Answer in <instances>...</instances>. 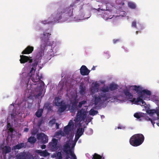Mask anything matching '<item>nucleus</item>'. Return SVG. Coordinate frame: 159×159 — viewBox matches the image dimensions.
Here are the masks:
<instances>
[{"label": "nucleus", "mask_w": 159, "mask_h": 159, "mask_svg": "<svg viewBox=\"0 0 159 159\" xmlns=\"http://www.w3.org/2000/svg\"><path fill=\"white\" fill-rule=\"evenodd\" d=\"M133 89L136 91L138 94H140V95L138 97L137 99L133 98L130 101L134 104L136 105H139L141 106H145L146 105L145 102L143 100L147 99V98H149L151 94L150 91L147 89L142 90V88L139 86L136 85L133 86Z\"/></svg>", "instance_id": "obj_1"}, {"label": "nucleus", "mask_w": 159, "mask_h": 159, "mask_svg": "<svg viewBox=\"0 0 159 159\" xmlns=\"http://www.w3.org/2000/svg\"><path fill=\"white\" fill-rule=\"evenodd\" d=\"M74 6V4H71L70 7L65 8L61 6L59 7L57 9L56 15L54 17V21L57 22L61 20L63 14H64L67 18L73 16V7Z\"/></svg>", "instance_id": "obj_2"}, {"label": "nucleus", "mask_w": 159, "mask_h": 159, "mask_svg": "<svg viewBox=\"0 0 159 159\" xmlns=\"http://www.w3.org/2000/svg\"><path fill=\"white\" fill-rule=\"evenodd\" d=\"M51 34L48 32L46 30L43 32L42 36H41V43L40 46L41 51L38 54V55H40V56L38 57V56H36L37 58L41 59L42 56L43 55L44 50L45 49V48L46 46L47 45L49 44V40L50 36Z\"/></svg>", "instance_id": "obj_3"}, {"label": "nucleus", "mask_w": 159, "mask_h": 159, "mask_svg": "<svg viewBox=\"0 0 159 159\" xmlns=\"http://www.w3.org/2000/svg\"><path fill=\"white\" fill-rule=\"evenodd\" d=\"M144 137L141 134H135L132 136L129 140L131 145L134 147H137L141 145L143 142Z\"/></svg>", "instance_id": "obj_4"}, {"label": "nucleus", "mask_w": 159, "mask_h": 159, "mask_svg": "<svg viewBox=\"0 0 159 159\" xmlns=\"http://www.w3.org/2000/svg\"><path fill=\"white\" fill-rule=\"evenodd\" d=\"M20 61L21 63H24L29 61V63L31 64V63L33 62V63L31 65L32 68L29 74L34 73L36 70V67L38 64V59H35L33 61L32 59L30 58L31 57L29 58L27 56L22 55H20Z\"/></svg>", "instance_id": "obj_5"}, {"label": "nucleus", "mask_w": 159, "mask_h": 159, "mask_svg": "<svg viewBox=\"0 0 159 159\" xmlns=\"http://www.w3.org/2000/svg\"><path fill=\"white\" fill-rule=\"evenodd\" d=\"M98 94V95H95L94 97V103L95 105H97L99 103L104 102L109 98L106 93H100Z\"/></svg>", "instance_id": "obj_6"}, {"label": "nucleus", "mask_w": 159, "mask_h": 159, "mask_svg": "<svg viewBox=\"0 0 159 159\" xmlns=\"http://www.w3.org/2000/svg\"><path fill=\"white\" fill-rule=\"evenodd\" d=\"M48 148L52 152H55L60 148L61 145L58 143V139L53 138L49 143Z\"/></svg>", "instance_id": "obj_7"}, {"label": "nucleus", "mask_w": 159, "mask_h": 159, "mask_svg": "<svg viewBox=\"0 0 159 159\" xmlns=\"http://www.w3.org/2000/svg\"><path fill=\"white\" fill-rule=\"evenodd\" d=\"M36 78L35 79L34 76H32V74H31L30 75V77L28 78L27 79V81L26 82L27 85H28L29 84L31 85H32V84H31V82H29L30 80H31L32 81L35 83H36L37 82H38L39 81V82L40 84V86H43L44 84V83L43 82L40 80L42 78V75H41L40 76H39V74H36Z\"/></svg>", "instance_id": "obj_8"}, {"label": "nucleus", "mask_w": 159, "mask_h": 159, "mask_svg": "<svg viewBox=\"0 0 159 159\" xmlns=\"http://www.w3.org/2000/svg\"><path fill=\"white\" fill-rule=\"evenodd\" d=\"M87 111L82 108L78 111L76 116V120L77 122L84 121L87 116Z\"/></svg>", "instance_id": "obj_9"}, {"label": "nucleus", "mask_w": 159, "mask_h": 159, "mask_svg": "<svg viewBox=\"0 0 159 159\" xmlns=\"http://www.w3.org/2000/svg\"><path fill=\"white\" fill-rule=\"evenodd\" d=\"M16 157L17 159H34L33 156L32 155L23 153L18 154Z\"/></svg>", "instance_id": "obj_10"}, {"label": "nucleus", "mask_w": 159, "mask_h": 159, "mask_svg": "<svg viewBox=\"0 0 159 159\" xmlns=\"http://www.w3.org/2000/svg\"><path fill=\"white\" fill-rule=\"evenodd\" d=\"M37 138L39 139H41L42 143H45L48 142V137L43 133L38 134L37 135Z\"/></svg>", "instance_id": "obj_11"}, {"label": "nucleus", "mask_w": 159, "mask_h": 159, "mask_svg": "<svg viewBox=\"0 0 159 159\" xmlns=\"http://www.w3.org/2000/svg\"><path fill=\"white\" fill-rule=\"evenodd\" d=\"M148 113L151 115H153L156 113L157 116V119L158 120V122L157 123V125L159 127V107L157 109L149 110L147 111Z\"/></svg>", "instance_id": "obj_12"}, {"label": "nucleus", "mask_w": 159, "mask_h": 159, "mask_svg": "<svg viewBox=\"0 0 159 159\" xmlns=\"http://www.w3.org/2000/svg\"><path fill=\"white\" fill-rule=\"evenodd\" d=\"M80 70L81 74L83 75H88L90 72V71L84 65H83L81 67Z\"/></svg>", "instance_id": "obj_13"}, {"label": "nucleus", "mask_w": 159, "mask_h": 159, "mask_svg": "<svg viewBox=\"0 0 159 159\" xmlns=\"http://www.w3.org/2000/svg\"><path fill=\"white\" fill-rule=\"evenodd\" d=\"M34 47L29 46H27L22 52V54H29L31 53L33 51Z\"/></svg>", "instance_id": "obj_14"}, {"label": "nucleus", "mask_w": 159, "mask_h": 159, "mask_svg": "<svg viewBox=\"0 0 159 159\" xmlns=\"http://www.w3.org/2000/svg\"><path fill=\"white\" fill-rule=\"evenodd\" d=\"M35 152L41 156L46 157L49 155V153L46 150L43 151L41 150H36Z\"/></svg>", "instance_id": "obj_15"}, {"label": "nucleus", "mask_w": 159, "mask_h": 159, "mask_svg": "<svg viewBox=\"0 0 159 159\" xmlns=\"http://www.w3.org/2000/svg\"><path fill=\"white\" fill-rule=\"evenodd\" d=\"M60 107L59 108L58 112L61 113L64 112L67 108V107L64 102H63V104H61V105L60 106Z\"/></svg>", "instance_id": "obj_16"}, {"label": "nucleus", "mask_w": 159, "mask_h": 159, "mask_svg": "<svg viewBox=\"0 0 159 159\" xmlns=\"http://www.w3.org/2000/svg\"><path fill=\"white\" fill-rule=\"evenodd\" d=\"M60 100L61 99L59 97H56L55 98L54 103L56 106L59 107L61 105V104L63 103L64 101H61L60 102Z\"/></svg>", "instance_id": "obj_17"}, {"label": "nucleus", "mask_w": 159, "mask_h": 159, "mask_svg": "<svg viewBox=\"0 0 159 159\" xmlns=\"http://www.w3.org/2000/svg\"><path fill=\"white\" fill-rule=\"evenodd\" d=\"M146 115V114L142 112H136L134 114V116L135 118L139 119V120H140V118L142 117H145Z\"/></svg>", "instance_id": "obj_18"}, {"label": "nucleus", "mask_w": 159, "mask_h": 159, "mask_svg": "<svg viewBox=\"0 0 159 159\" xmlns=\"http://www.w3.org/2000/svg\"><path fill=\"white\" fill-rule=\"evenodd\" d=\"M54 56V55L53 50L51 49L50 51L48 52L45 57L47 59L50 60Z\"/></svg>", "instance_id": "obj_19"}, {"label": "nucleus", "mask_w": 159, "mask_h": 159, "mask_svg": "<svg viewBox=\"0 0 159 159\" xmlns=\"http://www.w3.org/2000/svg\"><path fill=\"white\" fill-rule=\"evenodd\" d=\"M11 149L10 147L5 146L2 149V152L3 153L5 154L9 153L11 152Z\"/></svg>", "instance_id": "obj_20"}, {"label": "nucleus", "mask_w": 159, "mask_h": 159, "mask_svg": "<svg viewBox=\"0 0 159 159\" xmlns=\"http://www.w3.org/2000/svg\"><path fill=\"white\" fill-rule=\"evenodd\" d=\"M70 148V146L68 143H66L63 146V152L67 154H69V150L68 149Z\"/></svg>", "instance_id": "obj_21"}, {"label": "nucleus", "mask_w": 159, "mask_h": 159, "mask_svg": "<svg viewBox=\"0 0 159 159\" xmlns=\"http://www.w3.org/2000/svg\"><path fill=\"white\" fill-rule=\"evenodd\" d=\"M118 86L117 85L113 83L110 84L109 85V89L111 91L116 90L117 89Z\"/></svg>", "instance_id": "obj_22"}, {"label": "nucleus", "mask_w": 159, "mask_h": 159, "mask_svg": "<svg viewBox=\"0 0 159 159\" xmlns=\"http://www.w3.org/2000/svg\"><path fill=\"white\" fill-rule=\"evenodd\" d=\"M124 93L125 95L129 98L131 99L132 98L133 95L132 94L130 93L129 91L127 90H125L124 91Z\"/></svg>", "instance_id": "obj_23"}, {"label": "nucleus", "mask_w": 159, "mask_h": 159, "mask_svg": "<svg viewBox=\"0 0 159 159\" xmlns=\"http://www.w3.org/2000/svg\"><path fill=\"white\" fill-rule=\"evenodd\" d=\"M25 146V144L23 143H21L16 145L14 147L15 149H20L24 147Z\"/></svg>", "instance_id": "obj_24"}, {"label": "nucleus", "mask_w": 159, "mask_h": 159, "mask_svg": "<svg viewBox=\"0 0 159 159\" xmlns=\"http://www.w3.org/2000/svg\"><path fill=\"white\" fill-rule=\"evenodd\" d=\"M36 139L35 137L31 136L28 139V142L31 144H33L35 142Z\"/></svg>", "instance_id": "obj_25"}, {"label": "nucleus", "mask_w": 159, "mask_h": 159, "mask_svg": "<svg viewBox=\"0 0 159 159\" xmlns=\"http://www.w3.org/2000/svg\"><path fill=\"white\" fill-rule=\"evenodd\" d=\"M43 110L42 109H39L35 113L36 116L38 117H41L42 115V113L43 112Z\"/></svg>", "instance_id": "obj_26"}, {"label": "nucleus", "mask_w": 159, "mask_h": 159, "mask_svg": "<svg viewBox=\"0 0 159 159\" xmlns=\"http://www.w3.org/2000/svg\"><path fill=\"white\" fill-rule=\"evenodd\" d=\"M84 131V128H79L78 129L76 134H78L79 135H80L81 136L83 134Z\"/></svg>", "instance_id": "obj_27"}, {"label": "nucleus", "mask_w": 159, "mask_h": 159, "mask_svg": "<svg viewBox=\"0 0 159 159\" xmlns=\"http://www.w3.org/2000/svg\"><path fill=\"white\" fill-rule=\"evenodd\" d=\"M80 93L81 95L84 94L85 93V88L84 87H83L82 85L80 86Z\"/></svg>", "instance_id": "obj_28"}, {"label": "nucleus", "mask_w": 159, "mask_h": 159, "mask_svg": "<svg viewBox=\"0 0 159 159\" xmlns=\"http://www.w3.org/2000/svg\"><path fill=\"white\" fill-rule=\"evenodd\" d=\"M70 129L71 128L67 125H66L64 127V131L66 134H69L70 130Z\"/></svg>", "instance_id": "obj_29"}, {"label": "nucleus", "mask_w": 159, "mask_h": 159, "mask_svg": "<svg viewBox=\"0 0 159 159\" xmlns=\"http://www.w3.org/2000/svg\"><path fill=\"white\" fill-rule=\"evenodd\" d=\"M128 5L129 7L131 9H134L136 7L135 4L133 2H128Z\"/></svg>", "instance_id": "obj_30"}, {"label": "nucleus", "mask_w": 159, "mask_h": 159, "mask_svg": "<svg viewBox=\"0 0 159 159\" xmlns=\"http://www.w3.org/2000/svg\"><path fill=\"white\" fill-rule=\"evenodd\" d=\"M56 157L57 159H62V155L61 152H56Z\"/></svg>", "instance_id": "obj_31"}, {"label": "nucleus", "mask_w": 159, "mask_h": 159, "mask_svg": "<svg viewBox=\"0 0 159 159\" xmlns=\"http://www.w3.org/2000/svg\"><path fill=\"white\" fill-rule=\"evenodd\" d=\"M44 108L45 109H47L49 111H51L52 109L51 107L50 106V104L48 103H46L45 104L44 106Z\"/></svg>", "instance_id": "obj_32"}, {"label": "nucleus", "mask_w": 159, "mask_h": 159, "mask_svg": "<svg viewBox=\"0 0 159 159\" xmlns=\"http://www.w3.org/2000/svg\"><path fill=\"white\" fill-rule=\"evenodd\" d=\"M109 87L108 86H107L105 87H102L101 89V92L100 93H105L108 92L109 91Z\"/></svg>", "instance_id": "obj_33"}, {"label": "nucleus", "mask_w": 159, "mask_h": 159, "mask_svg": "<svg viewBox=\"0 0 159 159\" xmlns=\"http://www.w3.org/2000/svg\"><path fill=\"white\" fill-rule=\"evenodd\" d=\"M102 158V156L96 153H95L93 156V157L92 158V159H101Z\"/></svg>", "instance_id": "obj_34"}, {"label": "nucleus", "mask_w": 159, "mask_h": 159, "mask_svg": "<svg viewBox=\"0 0 159 159\" xmlns=\"http://www.w3.org/2000/svg\"><path fill=\"white\" fill-rule=\"evenodd\" d=\"M98 112V111L95 110L93 109H91L90 111V114L93 116L97 114Z\"/></svg>", "instance_id": "obj_35"}, {"label": "nucleus", "mask_w": 159, "mask_h": 159, "mask_svg": "<svg viewBox=\"0 0 159 159\" xmlns=\"http://www.w3.org/2000/svg\"><path fill=\"white\" fill-rule=\"evenodd\" d=\"M86 102V101L85 100H83L80 102L79 103L78 106L80 108L82 107V105L85 104Z\"/></svg>", "instance_id": "obj_36"}, {"label": "nucleus", "mask_w": 159, "mask_h": 159, "mask_svg": "<svg viewBox=\"0 0 159 159\" xmlns=\"http://www.w3.org/2000/svg\"><path fill=\"white\" fill-rule=\"evenodd\" d=\"M56 120L55 119H52L49 122V124L51 126H52L55 123Z\"/></svg>", "instance_id": "obj_37"}, {"label": "nucleus", "mask_w": 159, "mask_h": 159, "mask_svg": "<svg viewBox=\"0 0 159 159\" xmlns=\"http://www.w3.org/2000/svg\"><path fill=\"white\" fill-rule=\"evenodd\" d=\"M98 88H95L93 87L91 88V91L93 93H95V92H98Z\"/></svg>", "instance_id": "obj_38"}, {"label": "nucleus", "mask_w": 159, "mask_h": 159, "mask_svg": "<svg viewBox=\"0 0 159 159\" xmlns=\"http://www.w3.org/2000/svg\"><path fill=\"white\" fill-rule=\"evenodd\" d=\"M67 125L71 128V127L72 126H73L74 125L73 121L72 120H70Z\"/></svg>", "instance_id": "obj_39"}, {"label": "nucleus", "mask_w": 159, "mask_h": 159, "mask_svg": "<svg viewBox=\"0 0 159 159\" xmlns=\"http://www.w3.org/2000/svg\"><path fill=\"white\" fill-rule=\"evenodd\" d=\"M69 153H70V156L73 157V158H75V156H76L74 153L71 151V149H69Z\"/></svg>", "instance_id": "obj_40"}, {"label": "nucleus", "mask_w": 159, "mask_h": 159, "mask_svg": "<svg viewBox=\"0 0 159 159\" xmlns=\"http://www.w3.org/2000/svg\"><path fill=\"white\" fill-rule=\"evenodd\" d=\"M146 120H150L151 121L152 124L153 125V126H154V124L155 123V122H154L152 120V119H151V118H149L148 117H146Z\"/></svg>", "instance_id": "obj_41"}, {"label": "nucleus", "mask_w": 159, "mask_h": 159, "mask_svg": "<svg viewBox=\"0 0 159 159\" xmlns=\"http://www.w3.org/2000/svg\"><path fill=\"white\" fill-rule=\"evenodd\" d=\"M131 26L133 27H134L136 28V22L135 21H133L132 24Z\"/></svg>", "instance_id": "obj_42"}, {"label": "nucleus", "mask_w": 159, "mask_h": 159, "mask_svg": "<svg viewBox=\"0 0 159 159\" xmlns=\"http://www.w3.org/2000/svg\"><path fill=\"white\" fill-rule=\"evenodd\" d=\"M56 134L57 135H63V133L61 131H59L56 133Z\"/></svg>", "instance_id": "obj_43"}, {"label": "nucleus", "mask_w": 159, "mask_h": 159, "mask_svg": "<svg viewBox=\"0 0 159 159\" xmlns=\"http://www.w3.org/2000/svg\"><path fill=\"white\" fill-rule=\"evenodd\" d=\"M120 41L119 39H114L113 40V43L114 44L116 43L119 42Z\"/></svg>", "instance_id": "obj_44"}, {"label": "nucleus", "mask_w": 159, "mask_h": 159, "mask_svg": "<svg viewBox=\"0 0 159 159\" xmlns=\"http://www.w3.org/2000/svg\"><path fill=\"white\" fill-rule=\"evenodd\" d=\"M42 23L44 24L49 23V21L47 20H43L42 21Z\"/></svg>", "instance_id": "obj_45"}, {"label": "nucleus", "mask_w": 159, "mask_h": 159, "mask_svg": "<svg viewBox=\"0 0 159 159\" xmlns=\"http://www.w3.org/2000/svg\"><path fill=\"white\" fill-rule=\"evenodd\" d=\"M99 86V85L98 84L95 83L93 87L95 88H98V89Z\"/></svg>", "instance_id": "obj_46"}, {"label": "nucleus", "mask_w": 159, "mask_h": 159, "mask_svg": "<svg viewBox=\"0 0 159 159\" xmlns=\"http://www.w3.org/2000/svg\"><path fill=\"white\" fill-rule=\"evenodd\" d=\"M43 122V119H41L40 120L38 123V124L40 126L42 123Z\"/></svg>", "instance_id": "obj_47"}, {"label": "nucleus", "mask_w": 159, "mask_h": 159, "mask_svg": "<svg viewBox=\"0 0 159 159\" xmlns=\"http://www.w3.org/2000/svg\"><path fill=\"white\" fill-rule=\"evenodd\" d=\"M81 136L80 135H79L78 134H75V138L77 139H79L80 137Z\"/></svg>", "instance_id": "obj_48"}, {"label": "nucleus", "mask_w": 159, "mask_h": 159, "mask_svg": "<svg viewBox=\"0 0 159 159\" xmlns=\"http://www.w3.org/2000/svg\"><path fill=\"white\" fill-rule=\"evenodd\" d=\"M11 119H14L15 117V115L14 114H11Z\"/></svg>", "instance_id": "obj_49"}, {"label": "nucleus", "mask_w": 159, "mask_h": 159, "mask_svg": "<svg viewBox=\"0 0 159 159\" xmlns=\"http://www.w3.org/2000/svg\"><path fill=\"white\" fill-rule=\"evenodd\" d=\"M8 130L11 133H12L13 131V129L11 127L9 128Z\"/></svg>", "instance_id": "obj_50"}, {"label": "nucleus", "mask_w": 159, "mask_h": 159, "mask_svg": "<svg viewBox=\"0 0 159 159\" xmlns=\"http://www.w3.org/2000/svg\"><path fill=\"white\" fill-rule=\"evenodd\" d=\"M46 148V146L45 145L43 144L41 146V148L42 149H44Z\"/></svg>", "instance_id": "obj_51"}, {"label": "nucleus", "mask_w": 159, "mask_h": 159, "mask_svg": "<svg viewBox=\"0 0 159 159\" xmlns=\"http://www.w3.org/2000/svg\"><path fill=\"white\" fill-rule=\"evenodd\" d=\"M29 130V129L27 128H25L24 129V131L27 132Z\"/></svg>", "instance_id": "obj_52"}, {"label": "nucleus", "mask_w": 159, "mask_h": 159, "mask_svg": "<svg viewBox=\"0 0 159 159\" xmlns=\"http://www.w3.org/2000/svg\"><path fill=\"white\" fill-rule=\"evenodd\" d=\"M56 128H57V129H58L59 128V124L58 123H56Z\"/></svg>", "instance_id": "obj_53"}, {"label": "nucleus", "mask_w": 159, "mask_h": 159, "mask_svg": "<svg viewBox=\"0 0 159 159\" xmlns=\"http://www.w3.org/2000/svg\"><path fill=\"white\" fill-rule=\"evenodd\" d=\"M42 94V92H40L37 95V96L38 97H39L41 95V94Z\"/></svg>", "instance_id": "obj_54"}, {"label": "nucleus", "mask_w": 159, "mask_h": 159, "mask_svg": "<svg viewBox=\"0 0 159 159\" xmlns=\"http://www.w3.org/2000/svg\"><path fill=\"white\" fill-rule=\"evenodd\" d=\"M105 55V56L106 57H107L108 58L109 57V55L107 54V53H106Z\"/></svg>", "instance_id": "obj_55"}, {"label": "nucleus", "mask_w": 159, "mask_h": 159, "mask_svg": "<svg viewBox=\"0 0 159 159\" xmlns=\"http://www.w3.org/2000/svg\"><path fill=\"white\" fill-rule=\"evenodd\" d=\"M7 127L8 128H9L11 127V125L10 123H8L7 125Z\"/></svg>", "instance_id": "obj_56"}, {"label": "nucleus", "mask_w": 159, "mask_h": 159, "mask_svg": "<svg viewBox=\"0 0 159 159\" xmlns=\"http://www.w3.org/2000/svg\"><path fill=\"white\" fill-rule=\"evenodd\" d=\"M95 70V67L93 66L92 68V70Z\"/></svg>", "instance_id": "obj_57"}, {"label": "nucleus", "mask_w": 159, "mask_h": 159, "mask_svg": "<svg viewBox=\"0 0 159 159\" xmlns=\"http://www.w3.org/2000/svg\"><path fill=\"white\" fill-rule=\"evenodd\" d=\"M78 139H77L75 137V140L76 141V142H77L78 140Z\"/></svg>", "instance_id": "obj_58"}, {"label": "nucleus", "mask_w": 159, "mask_h": 159, "mask_svg": "<svg viewBox=\"0 0 159 159\" xmlns=\"http://www.w3.org/2000/svg\"><path fill=\"white\" fill-rule=\"evenodd\" d=\"M117 128H118V129H121V127H120V126L118 127H117Z\"/></svg>", "instance_id": "obj_59"}, {"label": "nucleus", "mask_w": 159, "mask_h": 159, "mask_svg": "<svg viewBox=\"0 0 159 159\" xmlns=\"http://www.w3.org/2000/svg\"><path fill=\"white\" fill-rule=\"evenodd\" d=\"M138 33H139L138 31H136V34H138Z\"/></svg>", "instance_id": "obj_60"}, {"label": "nucleus", "mask_w": 159, "mask_h": 159, "mask_svg": "<svg viewBox=\"0 0 159 159\" xmlns=\"http://www.w3.org/2000/svg\"><path fill=\"white\" fill-rule=\"evenodd\" d=\"M73 159H77L76 156H75V158H73Z\"/></svg>", "instance_id": "obj_61"}, {"label": "nucleus", "mask_w": 159, "mask_h": 159, "mask_svg": "<svg viewBox=\"0 0 159 159\" xmlns=\"http://www.w3.org/2000/svg\"><path fill=\"white\" fill-rule=\"evenodd\" d=\"M102 156V158H101V159H104V157H102V155L101 156Z\"/></svg>", "instance_id": "obj_62"}, {"label": "nucleus", "mask_w": 159, "mask_h": 159, "mask_svg": "<svg viewBox=\"0 0 159 159\" xmlns=\"http://www.w3.org/2000/svg\"><path fill=\"white\" fill-rule=\"evenodd\" d=\"M122 12L123 13H124V14L125 15V11H122Z\"/></svg>", "instance_id": "obj_63"}, {"label": "nucleus", "mask_w": 159, "mask_h": 159, "mask_svg": "<svg viewBox=\"0 0 159 159\" xmlns=\"http://www.w3.org/2000/svg\"><path fill=\"white\" fill-rule=\"evenodd\" d=\"M105 3H106V4H108V3H107V2H106Z\"/></svg>", "instance_id": "obj_64"}]
</instances>
